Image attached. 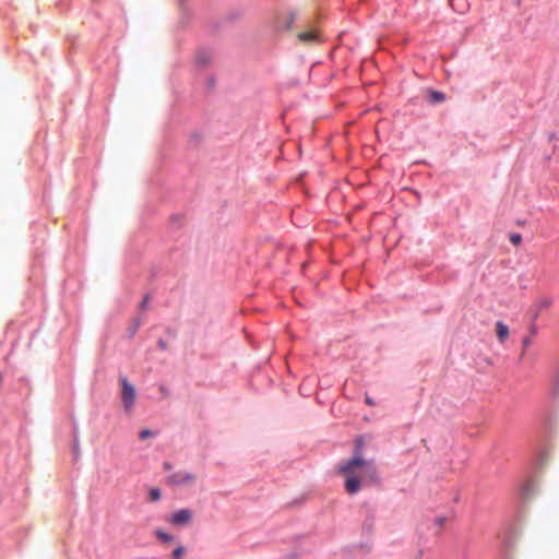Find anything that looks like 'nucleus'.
<instances>
[{
    "instance_id": "6e6552de",
    "label": "nucleus",
    "mask_w": 559,
    "mask_h": 559,
    "mask_svg": "<svg viewBox=\"0 0 559 559\" xmlns=\"http://www.w3.org/2000/svg\"><path fill=\"white\" fill-rule=\"evenodd\" d=\"M185 554V547L179 545L174 551H173V558L174 559H182V556Z\"/></svg>"
},
{
    "instance_id": "423d86ee",
    "label": "nucleus",
    "mask_w": 559,
    "mask_h": 559,
    "mask_svg": "<svg viewBox=\"0 0 559 559\" xmlns=\"http://www.w3.org/2000/svg\"><path fill=\"white\" fill-rule=\"evenodd\" d=\"M297 38L300 43L310 45L319 41V34L316 29H308L299 33Z\"/></svg>"
},
{
    "instance_id": "dca6fc26",
    "label": "nucleus",
    "mask_w": 559,
    "mask_h": 559,
    "mask_svg": "<svg viewBox=\"0 0 559 559\" xmlns=\"http://www.w3.org/2000/svg\"><path fill=\"white\" fill-rule=\"evenodd\" d=\"M160 392H162L165 396H168V394H169L168 390H167L165 386H160Z\"/></svg>"
},
{
    "instance_id": "f8f14e48",
    "label": "nucleus",
    "mask_w": 559,
    "mask_h": 559,
    "mask_svg": "<svg viewBox=\"0 0 559 559\" xmlns=\"http://www.w3.org/2000/svg\"><path fill=\"white\" fill-rule=\"evenodd\" d=\"M153 435V432L148 429H144L140 432V438L141 439H146L148 437H151Z\"/></svg>"
},
{
    "instance_id": "ddd939ff",
    "label": "nucleus",
    "mask_w": 559,
    "mask_h": 559,
    "mask_svg": "<svg viewBox=\"0 0 559 559\" xmlns=\"http://www.w3.org/2000/svg\"><path fill=\"white\" fill-rule=\"evenodd\" d=\"M432 98H433V100H436V102H441V100H443L444 96H443V94H442V93L433 92V93H432Z\"/></svg>"
},
{
    "instance_id": "f3484780",
    "label": "nucleus",
    "mask_w": 559,
    "mask_h": 559,
    "mask_svg": "<svg viewBox=\"0 0 559 559\" xmlns=\"http://www.w3.org/2000/svg\"><path fill=\"white\" fill-rule=\"evenodd\" d=\"M366 402H367V404H369V405H372V404H373V403L371 402V400H370L368 396L366 397Z\"/></svg>"
},
{
    "instance_id": "20e7f679",
    "label": "nucleus",
    "mask_w": 559,
    "mask_h": 559,
    "mask_svg": "<svg viewBox=\"0 0 559 559\" xmlns=\"http://www.w3.org/2000/svg\"><path fill=\"white\" fill-rule=\"evenodd\" d=\"M552 306V299L549 297H542L537 299L532 306L533 320H536L538 316Z\"/></svg>"
},
{
    "instance_id": "39448f33",
    "label": "nucleus",
    "mask_w": 559,
    "mask_h": 559,
    "mask_svg": "<svg viewBox=\"0 0 559 559\" xmlns=\"http://www.w3.org/2000/svg\"><path fill=\"white\" fill-rule=\"evenodd\" d=\"M195 480V476L187 472H178L169 476V481L173 485H187Z\"/></svg>"
},
{
    "instance_id": "1a4fd4ad",
    "label": "nucleus",
    "mask_w": 559,
    "mask_h": 559,
    "mask_svg": "<svg viewBox=\"0 0 559 559\" xmlns=\"http://www.w3.org/2000/svg\"><path fill=\"white\" fill-rule=\"evenodd\" d=\"M156 536L162 540V542H171L173 540V536L163 532V531H157L156 532Z\"/></svg>"
},
{
    "instance_id": "4468645a",
    "label": "nucleus",
    "mask_w": 559,
    "mask_h": 559,
    "mask_svg": "<svg viewBox=\"0 0 559 559\" xmlns=\"http://www.w3.org/2000/svg\"><path fill=\"white\" fill-rule=\"evenodd\" d=\"M523 349L525 350L531 345V338L524 337L522 341Z\"/></svg>"
},
{
    "instance_id": "f257e3e1",
    "label": "nucleus",
    "mask_w": 559,
    "mask_h": 559,
    "mask_svg": "<svg viewBox=\"0 0 559 559\" xmlns=\"http://www.w3.org/2000/svg\"><path fill=\"white\" fill-rule=\"evenodd\" d=\"M362 437L356 439L350 459L338 466V474L345 477V490L349 495L357 493L364 486L379 483L378 468L373 459H366L362 454Z\"/></svg>"
},
{
    "instance_id": "7ed1b4c3",
    "label": "nucleus",
    "mask_w": 559,
    "mask_h": 559,
    "mask_svg": "<svg viewBox=\"0 0 559 559\" xmlns=\"http://www.w3.org/2000/svg\"><path fill=\"white\" fill-rule=\"evenodd\" d=\"M192 518V513L188 509H181L175 513L171 514L169 522L174 525H187Z\"/></svg>"
},
{
    "instance_id": "9d476101",
    "label": "nucleus",
    "mask_w": 559,
    "mask_h": 559,
    "mask_svg": "<svg viewBox=\"0 0 559 559\" xmlns=\"http://www.w3.org/2000/svg\"><path fill=\"white\" fill-rule=\"evenodd\" d=\"M150 498L152 501H157L160 498V491L157 488L150 490Z\"/></svg>"
},
{
    "instance_id": "2eb2a0df",
    "label": "nucleus",
    "mask_w": 559,
    "mask_h": 559,
    "mask_svg": "<svg viewBox=\"0 0 559 559\" xmlns=\"http://www.w3.org/2000/svg\"><path fill=\"white\" fill-rule=\"evenodd\" d=\"M148 299L150 297L148 296H145L143 301L141 302V307L144 309L147 307V304H148Z\"/></svg>"
},
{
    "instance_id": "9b49d317",
    "label": "nucleus",
    "mask_w": 559,
    "mask_h": 559,
    "mask_svg": "<svg viewBox=\"0 0 559 559\" xmlns=\"http://www.w3.org/2000/svg\"><path fill=\"white\" fill-rule=\"evenodd\" d=\"M511 243L519 246L522 242V236L520 234L510 235Z\"/></svg>"
},
{
    "instance_id": "0eeeda50",
    "label": "nucleus",
    "mask_w": 559,
    "mask_h": 559,
    "mask_svg": "<svg viewBox=\"0 0 559 559\" xmlns=\"http://www.w3.org/2000/svg\"><path fill=\"white\" fill-rule=\"evenodd\" d=\"M496 332L499 342L503 343L509 336V328L501 321L496 323Z\"/></svg>"
},
{
    "instance_id": "f03ea898",
    "label": "nucleus",
    "mask_w": 559,
    "mask_h": 559,
    "mask_svg": "<svg viewBox=\"0 0 559 559\" xmlns=\"http://www.w3.org/2000/svg\"><path fill=\"white\" fill-rule=\"evenodd\" d=\"M121 382V401L126 411H130L135 401V389L126 377L120 378Z\"/></svg>"
}]
</instances>
